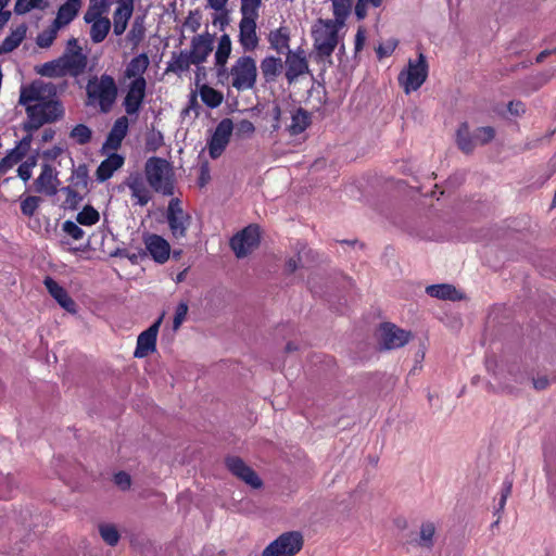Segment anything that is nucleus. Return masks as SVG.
<instances>
[{"label":"nucleus","instance_id":"obj_1","mask_svg":"<svg viewBox=\"0 0 556 556\" xmlns=\"http://www.w3.org/2000/svg\"><path fill=\"white\" fill-rule=\"evenodd\" d=\"M18 103L25 108L27 114L23 129L30 135L63 115L62 105L56 100V87L51 83L36 80L22 87Z\"/></svg>","mask_w":556,"mask_h":556},{"label":"nucleus","instance_id":"obj_2","mask_svg":"<svg viewBox=\"0 0 556 556\" xmlns=\"http://www.w3.org/2000/svg\"><path fill=\"white\" fill-rule=\"evenodd\" d=\"M216 76L220 84H227L237 91L251 90L257 80L256 61L250 55H241L229 70L227 66L219 67Z\"/></svg>","mask_w":556,"mask_h":556},{"label":"nucleus","instance_id":"obj_3","mask_svg":"<svg viewBox=\"0 0 556 556\" xmlns=\"http://www.w3.org/2000/svg\"><path fill=\"white\" fill-rule=\"evenodd\" d=\"M118 94L114 77L109 74L91 76L86 85V105L108 114L112 111Z\"/></svg>","mask_w":556,"mask_h":556},{"label":"nucleus","instance_id":"obj_4","mask_svg":"<svg viewBox=\"0 0 556 556\" xmlns=\"http://www.w3.org/2000/svg\"><path fill=\"white\" fill-rule=\"evenodd\" d=\"M144 170L149 185L156 192L164 195L174 193L173 172L166 160L152 156L148 159Z\"/></svg>","mask_w":556,"mask_h":556},{"label":"nucleus","instance_id":"obj_5","mask_svg":"<svg viewBox=\"0 0 556 556\" xmlns=\"http://www.w3.org/2000/svg\"><path fill=\"white\" fill-rule=\"evenodd\" d=\"M343 26L333 20H319L314 26V48L320 58L331 56L339 42V30Z\"/></svg>","mask_w":556,"mask_h":556},{"label":"nucleus","instance_id":"obj_6","mask_svg":"<svg viewBox=\"0 0 556 556\" xmlns=\"http://www.w3.org/2000/svg\"><path fill=\"white\" fill-rule=\"evenodd\" d=\"M428 77V63L424 53L416 60L409 59L406 68L401 71L397 80L406 94L418 90Z\"/></svg>","mask_w":556,"mask_h":556},{"label":"nucleus","instance_id":"obj_7","mask_svg":"<svg viewBox=\"0 0 556 556\" xmlns=\"http://www.w3.org/2000/svg\"><path fill=\"white\" fill-rule=\"evenodd\" d=\"M304 545L303 534L288 531L270 542L262 552V556H294Z\"/></svg>","mask_w":556,"mask_h":556},{"label":"nucleus","instance_id":"obj_8","mask_svg":"<svg viewBox=\"0 0 556 556\" xmlns=\"http://www.w3.org/2000/svg\"><path fill=\"white\" fill-rule=\"evenodd\" d=\"M260 243V229L250 225L230 239V247L237 257L242 258L250 254Z\"/></svg>","mask_w":556,"mask_h":556},{"label":"nucleus","instance_id":"obj_9","mask_svg":"<svg viewBox=\"0 0 556 556\" xmlns=\"http://www.w3.org/2000/svg\"><path fill=\"white\" fill-rule=\"evenodd\" d=\"M410 339V332L394 324L386 323L379 329V344L383 350H394L404 346Z\"/></svg>","mask_w":556,"mask_h":556},{"label":"nucleus","instance_id":"obj_10","mask_svg":"<svg viewBox=\"0 0 556 556\" xmlns=\"http://www.w3.org/2000/svg\"><path fill=\"white\" fill-rule=\"evenodd\" d=\"M66 75L78 76L84 73L87 66V56L81 48L77 46L76 39L68 40L66 52L61 56Z\"/></svg>","mask_w":556,"mask_h":556},{"label":"nucleus","instance_id":"obj_11","mask_svg":"<svg viewBox=\"0 0 556 556\" xmlns=\"http://www.w3.org/2000/svg\"><path fill=\"white\" fill-rule=\"evenodd\" d=\"M167 223L174 238L186 237L190 224V216L184 212L178 199H172L166 214Z\"/></svg>","mask_w":556,"mask_h":556},{"label":"nucleus","instance_id":"obj_12","mask_svg":"<svg viewBox=\"0 0 556 556\" xmlns=\"http://www.w3.org/2000/svg\"><path fill=\"white\" fill-rule=\"evenodd\" d=\"M232 129L233 125L229 118H224L218 123L207 143L208 154L212 159H217L223 154L229 143Z\"/></svg>","mask_w":556,"mask_h":556},{"label":"nucleus","instance_id":"obj_13","mask_svg":"<svg viewBox=\"0 0 556 556\" xmlns=\"http://www.w3.org/2000/svg\"><path fill=\"white\" fill-rule=\"evenodd\" d=\"M147 80H131L123 100V106L128 115H137L146 98Z\"/></svg>","mask_w":556,"mask_h":556},{"label":"nucleus","instance_id":"obj_14","mask_svg":"<svg viewBox=\"0 0 556 556\" xmlns=\"http://www.w3.org/2000/svg\"><path fill=\"white\" fill-rule=\"evenodd\" d=\"M163 316L159 317L148 329L142 331L137 339L136 350L134 356L143 358L152 354L156 350V338Z\"/></svg>","mask_w":556,"mask_h":556},{"label":"nucleus","instance_id":"obj_15","mask_svg":"<svg viewBox=\"0 0 556 556\" xmlns=\"http://www.w3.org/2000/svg\"><path fill=\"white\" fill-rule=\"evenodd\" d=\"M33 135L27 134L0 161V176L7 174L15 164L20 163L30 150Z\"/></svg>","mask_w":556,"mask_h":556},{"label":"nucleus","instance_id":"obj_16","mask_svg":"<svg viewBox=\"0 0 556 556\" xmlns=\"http://www.w3.org/2000/svg\"><path fill=\"white\" fill-rule=\"evenodd\" d=\"M226 466L233 476L241 479L250 486L257 489L262 485V481L255 471L241 458L236 456L228 457L226 459Z\"/></svg>","mask_w":556,"mask_h":556},{"label":"nucleus","instance_id":"obj_17","mask_svg":"<svg viewBox=\"0 0 556 556\" xmlns=\"http://www.w3.org/2000/svg\"><path fill=\"white\" fill-rule=\"evenodd\" d=\"M308 73V63L303 50L289 51L286 58V78L289 84Z\"/></svg>","mask_w":556,"mask_h":556},{"label":"nucleus","instance_id":"obj_18","mask_svg":"<svg viewBox=\"0 0 556 556\" xmlns=\"http://www.w3.org/2000/svg\"><path fill=\"white\" fill-rule=\"evenodd\" d=\"M213 50V36L208 33L194 36L188 54L194 65L202 64Z\"/></svg>","mask_w":556,"mask_h":556},{"label":"nucleus","instance_id":"obj_19","mask_svg":"<svg viewBox=\"0 0 556 556\" xmlns=\"http://www.w3.org/2000/svg\"><path fill=\"white\" fill-rule=\"evenodd\" d=\"M58 173L50 164H42L41 173L35 180L37 192L54 195L58 192Z\"/></svg>","mask_w":556,"mask_h":556},{"label":"nucleus","instance_id":"obj_20","mask_svg":"<svg viewBox=\"0 0 556 556\" xmlns=\"http://www.w3.org/2000/svg\"><path fill=\"white\" fill-rule=\"evenodd\" d=\"M256 21L240 20L239 43L244 52H252L258 47L260 38L256 33Z\"/></svg>","mask_w":556,"mask_h":556},{"label":"nucleus","instance_id":"obj_21","mask_svg":"<svg viewBox=\"0 0 556 556\" xmlns=\"http://www.w3.org/2000/svg\"><path fill=\"white\" fill-rule=\"evenodd\" d=\"M144 245L152 258L164 264L170 254L169 243L159 235H149L144 238Z\"/></svg>","mask_w":556,"mask_h":556},{"label":"nucleus","instance_id":"obj_22","mask_svg":"<svg viewBox=\"0 0 556 556\" xmlns=\"http://www.w3.org/2000/svg\"><path fill=\"white\" fill-rule=\"evenodd\" d=\"M50 295L59 303V305L66 312L75 314L76 304L73 299L68 295L67 291L60 286L53 278L46 277L43 281Z\"/></svg>","mask_w":556,"mask_h":556},{"label":"nucleus","instance_id":"obj_23","mask_svg":"<svg viewBox=\"0 0 556 556\" xmlns=\"http://www.w3.org/2000/svg\"><path fill=\"white\" fill-rule=\"evenodd\" d=\"M132 10V0H123L114 11L113 31L116 36H121L126 30Z\"/></svg>","mask_w":556,"mask_h":556},{"label":"nucleus","instance_id":"obj_24","mask_svg":"<svg viewBox=\"0 0 556 556\" xmlns=\"http://www.w3.org/2000/svg\"><path fill=\"white\" fill-rule=\"evenodd\" d=\"M80 7L81 0H66V2L59 8L56 17L53 21L56 28L61 29L68 25L77 16Z\"/></svg>","mask_w":556,"mask_h":556},{"label":"nucleus","instance_id":"obj_25","mask_svg":"<svg viewBox=\"0 0 556 556\" xmlns=\"http://www.w3.org/2000/svg\"><path fill=\"white\" fill-rule=\"evenodd\" d=\"M127 187L130 190L131 198L135 200V204L144 206L151 200L150 191L141 176L137 175L129 177L127 180Z\"/></svg>","mask_w":556,"mask_h":556},{"label":"nucleus","instance_id":"obj_26","mask_svg":"<svg viewBox=\"0 0 556 556\" xmlns=\"http://www.w3.org/2000/svg\"><path fill=\"white\" fill-rule=\"evenodd\" d=\"M434 533L435 528L433 523H421L418 531L410 532L406 543L430 548L433 545Z\"/></svg>","mask_w":556,"mask_h":556},{"label":"nucleus","instance_id":"obj_27","mask_svg":"<svg viewBox=\"0 0 556 556\" xmlns=\"http://www.w3.org/2000/svg\"><path fill=\"white\" fill-rule=\"evenodd\" d=\"M150 60L147 53H140L132 58L126 65L124 75L128 79H146L143 74L148 70Z\"/></svg>","mask_w":556,"mask_h":556},{"label":"nucleus","instance_id":"obj_28","mask_svg":"<svg viewBox=\"0 0 556 556\" xmlns=\"http://www.w3.org/2000/svg\"><path fill=\"white\" fill-rule=\"evenodd\" d=\"M261 74L265 83H275L282 72V61L274 55L265 56L260 64Z\"/></svg>","mask_w":556,"mask_h":556},{"label":"nucleus","instance_id":"obj_29","mask_svg":"<svg viewBox=\"0 0 556 556\" xmlns=\"http://www.w3.org/2000/svg\"><path fill=\"white\" fill-rule=\"evenodd\" d=\"M289 41L290 31L285 26L270 30L268 34V42L270 48L279 54H282L285 52L289 53V51H291Z\"/></svg>","mask_w":556,"mask_h":556},{"label":"nucleus","instance_id":"obj_30","mask_svg":"<svg viewBox=\"0 0 556 556\" xmlns=\"http://www.w3.org/2000/svg\"><path fill=\"white\" fill-rule=\"evenodd\" d=\"M124 164L122 155L113 153L108 156L97 168V179L99 181H105L112 177L115 170L121 168Z\"/></svg>","mask_w":556,"mask_h":556},{"label":"nucleus","instance_id":"obj_31","mask_svg":"<svg viewBox=\"0 0 556 556\" xmlns=\"http://www.w3.org/2000/svg\"><path fill=\"white\" fill-rule=\"evenodd\" d=\"M128 131V119L126 116L118 117L111 128L105 146L117 149Z\"/></svg>","mask_w":556,"mask_h":556},{"label":"nucleus","instance_id":"obj_32","mask_svg":"<svg viewBox=\"0 0 556 556\" xmlns=\"http://www.w3.org/2000/svg\"><path fill=\"white\" fill-rule=\"evenodd\" d=\"M426 292L428 295L441 300L459 301L463 299V293L447 283L428 286Z\"/></svg>","mask_w":556,"mask_h":556},{"label":"nucleus","instance_id":"obj_33","mask_svg":"<svg viewBox=\"0 0 556 556\" xmlns=\"http://www.w3.org/2000/svg\"><path fill=\"white\" fill-rule=\"evenodd\" d=\"M230 53H231V39H230L229 35L224 34L220 36V38L218 40L217 49L215 51L216 72L218 71L219 67L226 66Z\"/></svg>","mask_w":556,"mask_h":556},{"label":"nucleus","instance_id":"obj_34","mask_svg":"<svg viewBox=\"0 0 556 556\" xmlns=\"http://www.w3.org/2000/svg\"><path fill=\"white\" fill-rule=\"evenodd\" d=\"M513 491V481L505 479L501 485L498 496L494 498L493 504V516L497 518V521L502 518L501 513L504 510L507 498L510 496Z\"/></svg>","mask_w":556,"mask_h":556},{"label":"nucleus","instance_id":"obj_35","mask_svg":"<svg viewBox=\"0 0 556 556\" xmlns=\"http://www.w3.org/2000/svg\"><path fill=\"white\" fill-rule=\"evenodd\" d=\"M26 29L23 26L17 27L8 35L0 45V55L15 50L25 38Z\"/></svg>","mask_w":556,"mask_h":556},{"label":"nucleus","instance_id":"obj_36","mask_svg":"<svg viewBox=\"0 0 556 556\" xmlns=\"http://www.w3.org/2000/svg\"><path fill=\"white\" fill-rule=\"evenodd\" d=\"M37 74L45 76V77H63L66 76L63 61L61 58L46 62L41 64L40 66L36 67Z\"/></svg>","mask_w":556,"mask_h":556},{"label":"nucleus","instance_id":"obj_37","mask_svg":"<svg viewBox=\"0 0 556 556\" xmlns=\"http://www.w3.org/2000/svg\"><path fill=\"white\" fill-rule=\"evenodd\" d=\"M308 125L309 117L307 113L302 109H298L291 116V123L288 126V130L290 135L296 136L303 132Z\"/></svg>","mask_w":556,"mask_h":556},{"label":"nucleus","instance_id":"obj_38","mask_svg":"<svg viewBox=\"0 0 556 556\" xmlns=\"http://www.w3.org/2000/svg\"><path fill=\"white\" fill-rule=\"evenodd\" d=\"M456 141L458 148L465 152L470 153L475 149L473 134L470 135L469 126L467 123H463L456 132Z\"/></svg>","mask_w":556,"mask_h":556},{"label":"nucleus","instance_id":"obj_39","mask_svg":"<svg viewBox=\"0 0 556 556\" xmlns=\"http://www.w3.org/2000/svg\"><path fill=\"white\" fill-rule=\"evenodd\" d=\"M199 94L203 103L211 109L219 106L224 98L222 92L208 85H202L199 89Z\"/></svg>","mask_w":556,"mask_h":556},{"label":"nucleus","instance_id":"obj_40","mask_svg":"<svg viewBox=\"0 0 556 556\" xmlns=\"http://www.w3.org/2000/svg\"><path fill=\"white\" fill-rule=\"evenodd\" d=\"M332 3V13L333 21L338 22L341 25L345 24L346 18L349 17L353 0H330Z\"/></svg>","mask_w":556,"mask_h":556},{"label":"nucleus","instance_id":"obj_41","mask_svg":"<svg viewBox=\"0 0 556 556\" xmlns=\"http://www.w3.org/2000/svg\"><path fill=\"white\" fill-rule=\"evenodd\" d=\"M111 29V21L109 18L98 21L91 24L90 39L93 43L102 42Z\"/></svg>","mask_w":556,"mask_h":556},{"label":"nucleus","instance_id":"obj_42","mask_svg":"<svg viewBox=\"0 0 556 556\" xmlns=\"http://www.w3.org/2000/svg\"><path fill=\"white\" fill-rule=\"evenodd\" d=\"M190 60L188 50H182L178 54L173 55L168 68L174 73H184L193 64Z\"/></svg>","mask_w":556,"mask_h":556},{"label":"nucleus","instance_id":"obj_43","mask_svg":"<svg viewBox=\"0 0 556 556\" xmlns=\"http://www.w3.org/2000/svg\"><path fill=\"white\" fill-rule=\"evenodd\" d=\"M262 5V0H241L240 13L241 20L258 18V10Z\"/></svg>","mask_w":556,"mask_h":556},{"label":"nucleus","instance_id":"obj_44","mask_svg":"<svg viewBox=\"0 0 556 556\" xmlns=\"http://www.w3.org/2000/svg\"><path fill=\"white\" fill-rule=\"evenodd\" d=\"M99 219V212L91 205H86L76 216V222L83 226L96 225Z\"/></svg>","mask_w":556,"mask_h":556},{"label":"nucleus","instance_id":"obj_45","mask_svg":"<svg viewBox=\"0 0 556 556\" xmlns=\"http://www.w3.org/2000/svg\"><path fill=\"white\" fill-rule=\"evenodd\" d=\"M99 533L103 541L111 546L116 545L119 540V532L114 523H100Z\"/></svg>","mask_w":556,"mask_h":556},{"label":"nucleus","instance_id":"obj_46","mask_svg":"<svg viewBox=\"0 0 556 556\" xmlns=\"http://www.w3.org/2000/svg\"><path fill=\"white\" fill-rule=\"evenodd\" d=\"M91 130L84 124L76 125L70 134V137L78 144H86L91 139Z\"/></svg>","mask_w":556,"mask_h":556},{"label":"nucleus","instance_id":"obj_47","mask_svg":"<svg viewBox=\"0 0 556 556\" xmlns=\"http://www.w3.org/2000/svg\"><path fill=\"white\" fill-rule=\"evenodd\" d=\"M164 144V137L160 130L151 129L146 137V150L157 151Z\"/></svg>","mask_w":556,"mask_h":556},{"label":"nucleus","instance_id":"obj_48","mask_svg":"<svg viewBox=\"0 0 556 556\" xmlns=\"http://www.w3.org/2000/svg\"><path fill=\"white\" fill-rule=\"evenodd\" d=\"M45 0H16L14 12L17 15H23L31 10L41 9Z\"/></svg>","mask_w":556,"mask_h":556},{"label":"nucleus","instance_id":"obj_49","mask_svg":"<svg viewBox=\"0 0 556 556\" xmlns=\"http://www.w3.org/2000/svg\"><path fill=\"white\" fill-rule=\"evenodd\" d=\"M495 136V130L491 126L479 127L473 131L475 146L485 144Z\"/></svg>","mask_w":556,"mask_h":556},{"label":"nucleus","instance_id":"obj_50","mask_svg":"<svg viewBox=\"0 0 556 556\" xmlns=\"http://www.w3.org/2000/svg\"><path fill=\"white\" fill-rule=\"evenodd\" d=\"M59 29L60 28H56V26L52 23V26L50 28L43 30L38 35L37 45L40 48H49L56 38Z\"/></svg>","mask_w":556,"mask_h":556},{"label":"nucleus","instance_id":"obj_51","mask_svg":"<svg viewBox=\"0 0 556 556\" xmlns=\"http://www.w3.org/2000/svg\"><path fill=\"white\" fill-rule=\"evenodd\" d=\"M62 230L74 240H80L85 236V231L78 226V223L73 220H65L62 224Z\"/></svg>","mask_w":556,"mask_h":556},{"label":"nucleus","instance_id":"obj_52","mask_svg":"<svg viewBox=\"0 0 556 556\" xmlns=\"http://www.w3.org/2000/svg\"><path fill=\"white\" fill-rule=\"evenodd\" d=\"M40 199L38 197L29 195L21 203V211L25 216H33L39 206Z\"/></svg>","mask_w":556,"mask_h":556},{"label":"nucleus","instance_id":"obj_53","mask_svg":"<svg viewBox=\"0 0 556 556\" xmlns=\"http://www.w3.org/2000/svg\"><path fill=\"white\" fill-rule=\"evenodd\" d=\"M397 40L396 39H389L386 42L379 45V47L376 50L377 56L379 60L384 59L387 56H390L395 48L397 47Z\"/></svg>","mask_w":556,"mask_h":556},{"label":"nucleus","instance_id":"obj_54","mask_svg":"<svg viewBox=\"0 0 556 556\" xmlns=\"http://www.w3.org/2000/svg\"><path fill=\"white\" fill-rule=\"evenodd\" d=\"M144 36V27L142 22H140L138 18L134 22L131 29L128 33V39L134 45L139 43Z\"/></svg>","mask_w":556,"mask_h":556},{"label":"nucleus","instance_id":"obj_55","mask_svg":"<svg viewBox=\"0 0 556 556\" xmlns=\"http://www.w3.org/2000/svg\"><path fill=\"white\" fill-rule=\"evenodd\" d=\"M188 314V304L186 302H180L175 311V316L173 320V328L174 330H177L184 320L186 319V316Z\"/></svg>","mask_w":556,"mask_h":556},{"label":"nucleus","instance_id":"obj_56","mask_svg":"<svg viewBox=\"0 0 556 556\" xmlns=\"http://www.w3.org/2000/svg\"><path fill=\"white\" fill-rule=\"evenodd\" d=\"M101 14H102V11H101L100 7L90 5L84 15V21L87 24L91 25L92 23H96L98 21L105 20L106 17H102Z\"/></svg>","mask_w":556,"mask_h":556},{"label":"nucleus","instance_id":"obj_57","mask_svg":"<svg viewBox=\"0 0 556 556\" xmlns=\"http://www.w3.org/2000/svg\"><path fill=\"white\" fill-rule=\"evenodd\" d=\"M114 483L123 491L131 485V478L127 472L119 471L114 475Z\"/></svg>","mask_w":556,"mask_h":556},{"label":"nucleus","instance_id":"obj_58","mask_svg":"<svg viewBox=\"0 0 556 556\" xmlns=\"http://www.w3.org/2000/svg\"><path fill=\"white\" fill-rule=\"evenodd\" d=\"M368 7H370V3L368 0H357L354 12L357 17V20H364L367 16Z\"/></svg>","mask_w":556,"mask_h":556},{"label":"nucleus","instance_id":"obj_59","mask_svg":"<svg viewBox=\"0 0 556 556\" xmlns=\"http://www.w3.org/2000/svg\"><path fill=\"white\" fill-rule=\"evenodd\" d=\"M485 367L488 372L492 374L495 379L501 381V372L497 371V362L493 356H488L485 359Z\"/></svg>","mask_w":556,"mask_h":556},{"label":"nucleus","instance_id":"obj_60","mask_svg":"<svg viewBox=\"0 0 556 556\" xmlns=\"http://www.w3.org/2000/svg\"><path fill=\"white\" fill-rule=\"evenodd\" d=\"M33 169L29 167L28 164L21 163L17 168V175L18 177L24 180L25 182L28 181L31 177Z\"/></svg>","mask_w":556,"mask_h":556},{"label":"nucleus","instance_id":"obj_61","mask_svg":"<svg viewBox=\"0 0 556 556\" xmlns=\"http://www.w3.org/2000/svg\"><path fill=\"white\" fill-rule=\"evenodd\" d=\"M366 35L365 30L361 27L355 35V52H359L365 43Z\"/></svg>","mask_w":556,"mask_h":556},{"label":"nucleus","instance_id":"obj_62","mask_svg":"<svg viewBox=\"0 0 556 556\" xmlns=\"http://www.w3.org/2000/svg\"><path fill=\"white\" fill-rule=\"evenodd\" d=\"M5 483V490L0 491V497H8L10 496L11 492L13 491V477L8 476L2 479Z\"/></svg>","mask_w":556,"mask_h":556},{"label":"nucleus","instance_id":"obj_63","mask_svg":"<svg viewBox=\"0 0 556 556\" xmlns=\"http://www.w3.org/2000/svg\"><path fill=\"white\" fill-rule=\"evenodd\" d=\"M508 111L513 115H519L520 113L525 112V104L520 101H516V102L511 101L508 104Z\"/></svg>","mask_w":556,"mask_h":556},{"label":"nucleus","instance_id":"obj_64","mask_svg":"<svg viewBox=\"0 0 556 556\" xmlns=\"http://www.w3.org/2000/svg\"><path fill=\"white\" fill-rule=\"evenodd\" d=\"M548 384H549V380L545 376L538 377V378L533 379V387L536 390H544L547 388Z\"/></svg>","mask_w":556,"mask_h":556}]
</instances>
